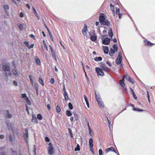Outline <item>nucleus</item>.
I'll list each match as a JSON object with an SVG mask.
<instances>
[{
  "instance_id": "nucleus-1",
  "label": "nucleus",
  "mask_w": 155,
  "mask_h": 155,
  "mask_svg": "<svg viewBox=\"0 0 155 155\" xmlns=\"http://www.w3.org/2000/svg\"><path fill=\"white\" fill-rule=\"evenodd\" d=\"M99 20L101 24L108 26L110 25V22L105 18V15L104 13H102L99 18Z\"/></svg>"
},
{
  "instance_id": "nucleus-2",
  "label": "nucleus",
  "mask_w": 155,
  "mask_h": 155,
  "mask_svg": "<svg viewBox=\"0 0 155 155\" xmlns=\"http://www.w3.org/2000/svg\"><path fill=\"white\" fill-rule=\"evenodd\" d=\"M107 36V35H105L102 36L101 39L103 44L108 45L110 42V39L106 37Z\"/></svg>"
},
{
  "instance_id": "nucleus-3",
  "label": "nucleus",
  "mask_w": 155,
  "mask_h": 155,
  "mask_svg": "<svg viewBox=\"0 0 155 155\" xmlns=\"http://www.w3.org/2000/svg\"><path fill=\"white\" fill-rule=\"evenodd\" d=\"M95 71L98 76H103L104 75V71L101 68L96 67L95 68Z\"/></svg>"
},
{
  "instance_id": "nucleus-4",
  "label": "nucleus",
  "mask_w": 155,
  "mask_h": 155,
  "mask_svg": "<svg viewBox=\"0 0 155 155\" xmlns=\"http://www.w3.org/2000/svg\"><path fill=\"white\" fill-rule=\"evenodd\" d=\"M49 147L48 148V152L49 154L52 155L54 153V149L52 146V143H48Z\"/></svg>"
},
{
  "instance_id": "nucleus-5",
  "label": "nucleus",
  "mask_w": 155,
  "mask_h": 155,
  "mask_svg": "<svg viewBox=\"0 0 155 155\" xmlns=\"http://www.w3.org/2000/svg\"><path fill=\"white\" fill-rule=\"evenodd\" d=\"M123 58L122 56L121 53L120 51L116 59V62L117 65L120 64L122 62Z\"/></svg>"
},
{
  "instance_id": "nucleus-6",
  "label": "nucleus",
  "mask_w": 155,
  "mask_h": 155,
  "mask_svg": "<svg viewBox=\"0 0 155 155\" xmlns=\"http://www.w3.org/2000/svg\"><path fill=\"white\" fill-rule=\"evenodd\" d=\"M126 77V75H124L123 76L122 79L119 81V84L122 87H124L125 86V84L124 83V78Z\"/></svg>"
},
{
  "instance_id": "nucleus-7",
  "label": "nucleus",
  "mask_w": 155,
  "mask_h": 155,
  "mask_svg": "<svg viewBox=\"0 0 155 155\" xmlns=\"http://www.w3.org/2000/svg\"><path fill=\"white\" fill-rule=\"evenodd\" d=\"M144 45L146 46L151 47L155 45V44L150 43V41H148L146 39H145L144 40Z\"/></svg>"
},
{
  "instance_id": "nucleus-8",
  "label": "nucleus",
  "mask_w": 155,
  "mask_h": 155,
  "mask_svg": "<svg viewBox=\"0 0 155 155\" xmlns=\"http://www.w3.org/2000/svg\"><path fill=\"white\" fill-rule=\"evenodd\" d=\"M25 133L24 135V138L25 140L26 143L28 144V129L26 128L25 129Z\"/></svg>"
},
{
  "instance_id": "nucleus-9",
  "label": "nucleus",
  "mask_w": 155,
  "mask_h": 155,
  "mask_svg": "<svg viewBox=\"0 0 155 155\" xmlns=\"http://www.w3.org/2000/svg\"><path fill=\"white\" fill-rule=\"evenodd\" d=\"M87 27L86 25L84 24V27L82 29V32L84 35H86L87 34Z\"/></svg>"
},
{
  "instance_id": "nucleus-10",
  "label": "nucleus",
  "mask_w": 155,
  "mask_h": 155,
  "mask_svg": "<svg viewBox=\"0 0 155 155\" xmlns=\"http://www.w3.org/2000/svg\"><path fill=\"white\" fill-rule=\"evenodd\" d=\"M105 151L106 153H108V152L110 151H113L115 153H116V151L115 149L112 147H111L109 148H106L105 150Z\"/></svg>"
},
{
  "instance_id": "nucleus-11",
  "label": "nucleus",
  "mask_w": 155,
  "mask_h": 155,
  "mask_svg": "<svg viewBox=\"0 0 155 155\" xmlns=\"http://www.w3.org/2000/svg\"><path fill=\"white\" fill-rule=\"evenodd\" d=\"M21 97L23 98H24V100H25V101H26V103L27 104H28L29 103V101L28 100V98L27 96L25 94H21Z\"/></svg>"
},
{
  "instance_id": "nucleus-12",
  "label": "nucleus",
  "mask_w": 155,
  "mask_h": 155,
  "mask_svg": "<svg viewBox=\"0 0 155 155\" xmlns=\"http://www.w3.org/2000/svg\"><path fill=\"white\" fill-rule=\"evenodd\" d=\"M35 61L36 65L39 66L41 65V62L40 60L38 58L37 56H36L35 58Z\"/></svg>"
},
{
  "instance_id": "nucleus-13",
  "label": "nucleus",
  "mask_w": 155,
  "mask_h": 155,
  "mask_svg": "<svg viewBox=\"0 0 155 155\" xmlns=\"http://www.w3.org/2000/svg\"><path fill=\"white\" fill-rule=\"evenodd\" d=\"M32 12L36 16L37 19L38 20L39 19V17L38 15L37 12L34 6L32 7Z\"/></svg>"
},
{
  "instance_id": "nucleus-14",
  "label": "nucleus",
  "mask_w": 155,
  "mask_h": 155,
  "mask_svg": "<svg viewBox=\"0 0 155 155\" xmlns=\"http://www.w3.org/2000/svg\"><path fill=\"white\" fill-rule=\"evenodd\" d=\"M2 68L5 71H9L10 70V68L8 65H4L2 66Z\"/></svg>"
},
{
  "instance_id": "nucleus-15",
  "label": "nucleus",
  "mask_w": 155,
  "mask_h": 155,
  "mask_svg": "<svg viewBox=\"0 0 155 155\" xmlns=\"http://www.w3.org/2000/svg\"><path fill=\"white\" fill-rule=\"evenodd\" d=\"M101 68L106 72H108L110 70V68H108L105 65H103V67L101 66Z\"/></svg>"
},
{
  "instance_id": "nucleus-16",
  "label": "nucleus",
  "mask_w": 155,
  "mask_h": 155,
  "mask_svg": "<svg viewBox=\"0 0 155 155\" xmlns=\"http://www.w3.org/2000/svg\"><path fill=\"white\" fill-rule=\"evenodd\" d=\"M116 13L118 15L119 18H121L122 15V13H120L119 8H116Z\"/></svg>"
},
{
  "instance_id": "nucleus-17",
  "label": "nucleus",
  "mask_w": 155,
  "mask_h": 155,
  "mask_svg": "<svg viewBox=\"0 0 155 155\" xmlns=\"http://www.w3.org/2000/svg\"><path fill=\"white\" fill-rule=\"evenodd\" d=\"M97 102L99 106L100 107L102 108L104 107V104L102 101L100 100Z\"/></svg>"
},
{
  "instance_id": "nucleus-18",
  "label": "nucleus",
  "mask_w": 155,
  "mask_h": 155,
  "mask_svg": "<svg viewBox=\"0 0 155 155\" xmlns=\"http://www.w3.org/2000/svg\"><path fill=\"white\" fill-rule=\"evenodd\" d=\"M12 72L13 74L15 76L17 77L18 76V71L17 70V69H15L12 70Z\"/></svg>"
},
{
  "instance_id": "nucleus-19",
  "label": "nucleus",
  "mask_w": 155,
  "mask_h": 155,
  "mask_svg": "<svg viewBox=\"0 0 155 155\" xmlns=\"http://www.w3.org/2000/svg\"><path fill=\"white\" fill-rule=\"evenodd\" d=\"M64 97V100L66 101H68L69 99V97L67 93H63Z\"/></svg>"
},
{
  "instance_id": "nucleus-20",
  "label": "nucleus",
  "mask_w": 155,
  "mask_h": 155,
  "mask_svg": "<svg viewBox=\"0 0 155 155\" xmlns=\"http://www.w3.org/2000/svg\"><path fill=\"white\" fill-rule=\"evenodd\" d=\"M89 142L90 147H93L94 146V144L92 138H91L89 139Z\"/></svg>"
},
{
  "instance_id": "nucleus-21",
  "label": "nucleus",
  "mask_w": 155,
  "mask_h": 155,
  "mask_svg": "<svg viewBox=\"0 0 155 155\" xmlns=\"http://www.w3.org/2000/svg\"><path fill=\"white\" fill-rule=\"evenodd\" d=\"M108 35L109 36L112 38L113 36V33L112 31V30L111 28L108 31Z\"/></svg>"
},
{
  "instance_id": "nucleus-22",
  "label": "nucleus",
  "mask_w": 155,
  "mask_h": 155,
  "mask_svg": "<svg viewBox=\"0 0 155 155\" xmlns=\"http://www.w3.org/2000/svg\"><path fill=\"white\" fill-rule=\"evenodd\" d=\"M114 53H115V51H114V50L112 48H111L110 49V51L109 52L110 55L111 57L113 56V54Z\"/></svg>"
},
{
  "instance_id": "nucleus-23",
  "label": "nucleus",
  "mask_w": 155,
  "mask_h": 155,
  "mask_svg": "<svg viewBox=\"0 0 155 155\" xmlns=\"http://www.w3.org/2000/svg\"><path fill=\"white\" fill-rule=\"evenodd\" d=\"M84 100H85V101L86 102V104L87 106V107H89V102L87 100V96L85 95H84Z\"/></svg>"
},
{
  "instance_id": "nucleus-24",
  "label": "nucleus",
  "mask_w": 155,
  "mask_h": 155,
  "mask_svg": "<svg viewBox=\"0 0 155 155\" xmlns=\"http://www.w3.org/2000/svg\"><path fill=\"white\" fill-rule=\"evenodd\" d=\"M96 36L94 35H92L91 37V40L92 41H95L97 39Z\"/></svg>"
},
{
  "instance_id": "nucleus-25",
  "label": "nucleus",
  "mask_w": 155,
  "mask_h": 155,
  "mask_svg": "<svg viewBox=\"0 0 155 155\" xmlns=\"http://www.w3.org/2000/svg\"><path fill=\"white\" fill-rule=\"evenodd\" d=\"M34 87L35 89L36 90V91L37 92V94H38V84L36 83H35L34 85Z\"/></svg>"
},
{
  "instance_id": "nucleus-26",
  "label": "nucleus",
  "mask_w": 155,
  "mask_h": 155,
  "mask_svg": "<svg viewBox=\"0 0 155 155\" xmlns=\"http://www.w3.org/2000/svg\"><path fill=\"white\" fill-rule=\"evenodd\" d=\"M38 81L39 83L42 86H43L44 85V83L43 82V81L41 77H39L38 79Z\"/></svg>"
},
{
  "instance_id": "nucleus-27",
  "label": "nucleus",
  "mask_w": 155,
  "mask_h": 155,
  "mask_svg": "<svg viewBox=\"0 0 155 155\" xmlns=\"http://www.w3.org/2000/svg\"><path fill=\"white\" fill-rule=\"evenodd\" d=\"M110 8L111 10L112 11L113 13L114 14V15H115V12L114 11V6L112 5L111 4L110 5Z\"/></svg>"
},
{
  "instance_id": "nucleus-28",
  "label": "nucleus",
  "mask_w": 155,
  "mask_h": 155,
  "mask_svg": "<svg viewBox=\"0 0 155 155\" xmlns=\"http://www.w3.org/2000/svg\"><path fill=\"white\" fill-rule=\"evenodd\" d=\"M102 58L101 57H96L94 58V60L97 61H100L102 60Z\"/></svg>"
},
{
  "instance_id": "nucleus-29",
  "label": "nucleus",
  "mask_w": 155,
  "mask_h": 155,
  "mask_svg": "<svg viewBox=\"0 0 155 155\" xmlns=\"http://www.w3.org/2000/svg\"><path fill=\"white\" fill-rule=\"evenodd\" d=\"M104 52L105 54H107L108 52V48L107 47H106L104 48Z\"/></svg>"
},
{
  "instance_id": "nucleus-30",
  "label": "nucleus",
  "mask_w": 155,
  "mask_h": 155,
  "mask_svg": "<svg viewBox=\"0 0 155 155\" xmlns=\"http://www.w3.org/2000/svg\"><path fill=\"white\" fill-rule=\"evenodd\" d=\"M88 128H89V134L90 136H92L93 135L94 133L92 129H91V128H90V127H88Z\"/></svg>"
},
{
  "instance_id": "nucleus-31",
  "label": "nucleus",
  "mask_w": 155,
  "mask_h": 155,
  "mask_svg": "<svg viewBox=\"0 0 155 155\" xmlns=\"http://www.w3.org/2000/svg\"><path fill=\"white\" fill-rule=\"evenodd\" d=\"M72 114V113L69 110H67L66 111V115L68 116H70Z\"/></svg>"
},
{
  "instance_id": "nucleus-32",
  "label": "nucleus",
  "mask_w": 155,
  "mask_h": 155,
  "mask_svg": "<svg viewBox=\"0 0 155 155\" xmlns=\"http://www.w3.org/2000/svg\"><path fill=\"white\" fill-rule=\"evenodd\" d=\"M61 109L59 105H57L56 107V111L58 113H60L61 111Z\"/></svg>"
},
{
  "instance_id": "nucleus-33",
  "label": "nucleus",
  "mask_w": 155,
  "mask_h": 155,
  "mask_svg": "<svg viewBox=\"0 0 155 155\" xmlns=\"http://www.w3.org/2000/svg\"><path fill=\"white\" fill-rule=\"evenodd\" d=\"M4 8L6 12H7L9 9V7L8 5L4 6Z\"/></svg>"
},
{
  "instance_id": "nucleus-34",
  "label": "nucleus",
  "mask_w": 155,
  "mask_h": 155,
  "mask_svg": "<svg viewBox=\"0 0 155 155\" xmlns=\"http://www.w3.org/2000/svg\"><path fill=\"white\" fill-rule=\"evenodd\" d=\"M80 150V147L79 145L78 144L77 146V147L74 149V150L75 151H79Z\"/></svg>"
},
{
  "instance_id": "nucleus-35",
  "label": "nucleus",
  "mask_w": 155,
  "mask_h": 155,
  "mask_svg": "<svg viewBox=\"0 0 155 155\" xmlns=\"http://www.w3.org/2000/svg\"><path fill=\"white\" fill-rule=\"evenodd\" d=\"M42 116L40 114H38L37 115V118L38 119L41 120L42 119Z\"/></svg>"
},
{
  "instance_id": "nucleus-36",
  "label": "nucleus",
  "mask_w": 155,
  "mask_h": 155,
  "mask_svg": "<svg viewBox=\"0 0 155 155\" xmlns=\"http://www.w3.org/2000/svg\"><path fill=\"white\" fill-rule=\"evenodd\" d=\"M51 53L52 56H53L55 59L56 60V57L55 51H51Z\"/></svg>"
},
{
  "instance_id": "nucleus-37",
  "label": "nucleus",
  "mask_w": 155,
  "mask_h": 155,
  "mask_svg": "<svg viewBox=\"0 0 155 155\" xmlns=\"http://www.w3.org/2000/svg\"><path fill=\"white\" fill-rule=\"evenodd\" d=\"M134 110H137L139 111H143V110L142 109H139L138 108L134 107Z\"/></svg>"
},
{
  "instance_id": "nucleus-38",
  "label": "nucleus",
  "mask_w": 155,
  "mask_h": 155,
  "mask_svg": "<svg viewBox=\"0 0 155 155\" xmlns=\"http://www.w3.org/2000/svg\"><path fill=\"white\" fill-rule=\"evenodd\" d=\"M6 112L8 117L9 118H11L12 117V115L9 113L8 110H7Z\"/></svg>"
},
{
  "instance_id": "nucleus-39",
  "label": "nucleus",
  "mask_w": 155,
  "mask_h": 155,
  "mask_svg": "<svg viewBox=\"0 0 155 155\" xmlns=\"http://www.w3.org/2000/svg\"><path fill=\"white\" fill-rule=\"evenodd\" d=\"M113 48L114 49L115 51H117L118 50V48L116 44H114L113 46Z\"/></svg>"
},
{
  "instance_id": "nucleus-40",
  "label": "nucleus",
  "mask_w": 155,
  "mask_h": 155,
  "mask_svg": "<svg viewBox=\"0 0 155 155\" xmlns=\"http://www.w3.org/2000/svg\"><path fill=\"white\" fill-rule=\"evenodd\" d=\"M125 78H126V79L128 81H129V82L131 80V79L132 78H131V77L130 76H127L126 75V77H125Z\"/></svg>"
},
{
  "instance_id": "nucleus-41",
  "label": "nucleus",
  "mask_w": 155,
  "mask_h": 155,
  "mask_svg": "<svg viewBox=\"0 0 155 155\" xmlns=\"http://www.w3.org/2000/svg\"><path fill=\"white\" fill-rule=\"evenodd\" d=\"M68 106L69 107V109H70L71 110H72L73 108V107L72 104L71 103H68Z\"/></svg>"
},
{
  "instance_id": "nucleus-42",
  "label": "nucleus",
  "mask_w": 155,
  "mask_h": 155,
  "mask_svg": "<svg viewBox=\"0 0 155 155\" xmlns=\"http://www.w3.org/2000/svg\"><path fill=\"white\" fill-rule=\"evenodd\" d=\"M95 94L96 99L97 101H97H99L100 100V99L99 98V97H98L97 96V94H96V92H95Z\"/></svg>"
},
{
  "instance_id": "nucleus-43",
  "label": "nucleus",
  "mask_w": 155,
  "mask_h": 155,
  "mask_svg": "<svg viewBox=\"0 0 155 155\" xmlns=\"http://www.w3.org/2000/svg\"><path fill=\"white\" fill-rule=\"evenodd\" d=\"M49 36L50 37V38L52 41H54L53 38V37L52 35L51 34V33H50L49 34Z\"/></svg>"
},
{
  "instance_id": "nucleus-44",
  "label": "nucleus",
  "mask_w": 155,
  "mask_h": 155,
  "mask_svg": "<svg viewBox=\"0 0 155 155\" xmlns=\"http://www.w3.org/2000/svg\"><path fill=\"white\" fill-rule=\"evenodd\" d=\"M24 44L26 46H27L28 48H29L28 41H25L24 42Z\"/></svg>"
},
{
  "instance_id": "nucleus-45",
  "label": "nucleus",
  "mask_w": 155,
  "mask_h": 155,
  "mask_svg": "<svg viewBox=\"0 0 155 155\" xmlns=\"http://www.w3.org/2000/svg\"><path fill=\"white\" fill-rule=\"evenodd\" d=\"M25 109L26 111L27 112L28 114H29V111L28 109V105L27 104L25 105Z\"/></svg>"
},
{
  "instance_id": "nucleus-46",
  "label": "nucleus",
  "mask_w": 155,
  "mask_h": 155,
  "mask_svg": "<svg viewBox=\"0 0 155 155\" xmlns=\"http://www.w3.org/2000/svg\"><path fill=\"white\" fill-rule=\"evenodd\" d=\"M36 147L35 145H34L33 146V149H34V154L35 155H36Z\"/></svg>"
},
{
  "instance_id": "nucleus-47",
  "label": "nucleus",
  "mask_w": 155,
  "mask_h": 155,
  "mask_svg": "<svg viewBox=\"0 0 155 155\" xmlns=\"http://www.w3.org/2000/svg\"><path fill=\"white\" fill-rule=\"evenodd\" d=\"M50 81L51 84H53L54 83V80L53 78H51L50 79Z\"/></svg>"
},
{
  "instance_id": "nucleus-48",
  "label": "nucleus",
  "mask_w": 155,
  "mask_h": 155,
  "mask_svg": "<svg viewBox=\"0 0 155 155\" xmlns=\"http://www.w3.org/2000/svg\"><path fill=\"white\" fill-rule=\"evenodd\" d=\"M99 155H103V151L102 149H100L99 150Z\"/></svg>"
},
{
  "instance_id": "nucleus-49",
  "label": "nucleus",
  "mask_w": 155,
  "mask_h": 155,
  "mask_svg": "<svg viewBox=\"0 0 155 155\" xmlns=\"http://www.w3.org/2000/svg\"><path fill=\"white\" fill-rule=\"evenodd\" d=\"M85 121L87 124V126H88V127H90V125L89 124V123L88 121V120L87 119V118H85Z\"/></svg>"
},
{
  "instance_id": "nucleus-50",
  "label": "nucleus",
  "mask_w": 155,
  "mask_h": 155,
  "mask_svg": "<svg viewBox=\"0 0 155 155\" xmlns=\"http://www.w3.org/2000/svg\"><path fill=\"white\" fill-rule=\"evenodd\" d=\"M90 150L91 152L92 153V154H94V152L93 147H90Z\"/></svg>"
},
{
  "instance_id": "nucleus-51",
  "label": "nucleus",
  "mask_w": 155,
  "mask_h": 155,
  "mask_svg": "<svg viewBox=\"0 0 155 155\" xmlns=\"http://www.w3.org/2000/svg\"><path fill=\"white\" fill-rule=\"evenodd\" d=\"M147 97L148 98V101L150 103V96H149V92L148 91H147Z\"/></svg>"
},
{
  "instance_id": "nucleus-52",
  "label": "nucleus",
  "mask_w": 155,
  "mask_h": 155,
  "mask_svg": "<svg viewBox=\"0 0 155 155\" xmlns=\"http://www.w3.org/2000/svg\"><path fill=\"white\" fill-rule=\"evenodd\" d=\"M84 73H85V76L87 80L89 81V82L90 81L89 80L88 77L87 76V74L86 73L85 71H84Z\"/></svg>"
},
{
  "instance_id": "nucleus-53",
  "label": "nucleus",
  "mask_w": 155,
  "mask_h": 155,
  "mask_svg": "<svg viewBox=\"0 0 155 155\" xmlns=\"http://www.w3.org/2000/svg\"><path fill=\"white\" fill-rule=\"evenodd\" d=\"M45 140L46 142H49L50 141V140L48 137H45Z\"/></svg>"
},
{
  "instance_id": "nucleus-54",
  "label": "nucleus",
  "mask_w": 155,
  "mask_h": 155,
  "mask_svg": "<svg viewBox=\"0 0 155 155\" xmlns=\"http://www.w3.org/2000/svg\"><path fill=\"white\" fill-rule=\"evenodd\" d=\"M68 130H69V133L71 137H73V135H72V133L71 132V130L70 128H69Z\"/></svg>"
},
{
  "instance_id": "nucleus-55",
  "label": "nucleus",
  "mask_w": 155,
  "mask_h": 155,
  "mask_svg": "<svg viewBox=\"0 0 155 155\" xmlns=\"http://www.w3.org/2000/svg\"><path fill=\"white\" fill-rule=\"evenodd\" d=\"M101 65H100V68H101V66H103V65H105V63L104 62H101L100 63Z\"/></svg>"
},
{
  "instance_id": "nucleus-56",
  "label": "nucleus",
  "mask_w": 155,
  "mask_h": 155,
  "mask_svg": "<svg viewBox=\"0 0 155 155\" xmlns=\"http://www.w3.org/2000/svg\"><path fill=\"white\" fill-rule=\"evenodd\" d=\"M30 37L33 38L34 40H35V36L32 34L30 35Z\"/></svg>"
},
{
  "instance_id": "nucleus-57",
  "label": "nucleus",
  "mask_w": 155,
  "mask_h": 155,
  "mask_svg": "<svg viewBox=\"0 0 155 155\" xmlns=\"http://www.w3.org/2000/svg\"><path fill=\"white\" fill-rule=\"evenodd\" d=\"M34 120H35V121H37V118H36V117H35V116H32V121H33Z\"/></svg>"
},
{
  "instance_id": "nucleus-58",
  "label": "nucleus",
  "mask_w": 155,
  "mask_h": 155,
  "mask_svg": "<svg viewBox=\"0 0 155 155\" xmlns=\"http://www.w3.org/2000/svg\"><path fill=\"white\" fill-rule=\"evenodd\" d=\"M49 47L50 48L51 51H54L53 48L51 45H49Z\"/></svg>"
},
{
  "instance_id": "nucleus-59",
  "label": "nucleus",
  "mask_w": 155,
  "mask_h": 155,
  "mask_svg": "<svg viewBox=\"0 0 155 155\" xmlns=\"http://www.w3.org/2000/svg\"><path fill=\"white\" fill-rule=\"evenodd\" d=\"M13 84L15 86H17V82L15 81H14L13 82Z\"/></svg>"
},
{
  "instance_id": "nucleus-60",
  "label": "nucleus",
  "mask_w": 155,
  "mask_h": 155,
  "mask_svg": "<svg viewBox=\"0 0 155 155\" xmlns=\"http://www.w3.org/2000/svg\"><path fill=\"white\" fill-rule=\"evenodd\" d=\"M129 89H130V91L132 92V94H134V92L133 90L131 87H130Z\"/></svg>"
},
{
  "instance_id": "nucleus-61",
  "label": "nucleus",
  "mask_w": 155,
  "mask_h": 155,
  "mask_svg": "<svg viewBox=\"0 0 155 155\" xmlns=\"http://www.w3.org/2000/svg\"><path fill=\"white\" fill-rule=\"evenodd\" d=\"M106 62V61H105ZM106 63L110 67L112 66V65L111 64H110L108 61H106Z\"/></svg>"
},
{
  "instance_id": "nucleus-62",
  "label": "nucleus",
  "mask_w": 155,
  "mask_h": 155,
  "mask_svg": "<svg viewBox=\"0 0 155 155\" xmlns=\"http://www.w3.org/2000/svg\"><path fill=\"white\" fill-rule=\"evenodd\" d=\"M20 16L21 17H23L24 16V14L23 12H21L20 13Z\"/></svg>"
},
{
  "instance_id": "nucleus-63",
  "label": "nucleus",
  "mask_w": 155,
  "mask_h": 155,
  "mask_svg": "<svg viewBox=\"0 0 155 155\" xmlns=\"http://www.w3.org/2000/svg\"><path fill=\"white\" fill-rule=\"evenodd\" d=\"M132 84H133L134 83V81L133 80V79L132 78L131 79V80L129 81Z\"/></svg>"
},
{
  "instance_id": "nucleus-64",
  "label": "nucleus",
  "mask_w": 155,
  "mask_h": 155,
  "mask_svg": "<svg viewBox=\"0 0 155 155\" xmlns=\"http://www.w3.org/2000/svg\"><path fill=\"white\" fill-rule=\"evenodd\" d=\"M4 138V135H0V139H2Z\"/></svg>"
}]
</instances>
